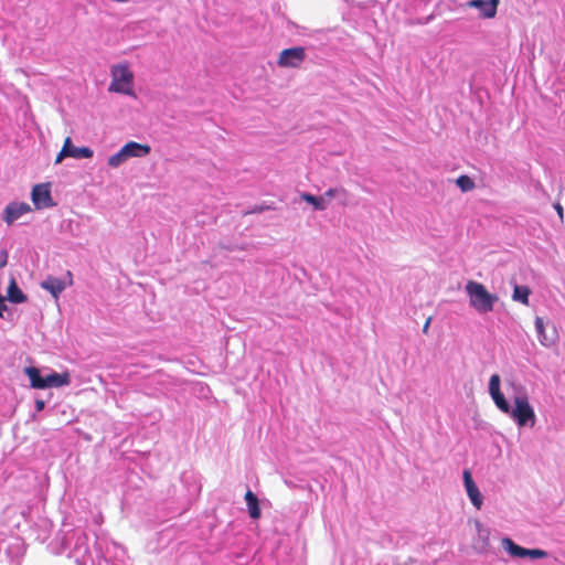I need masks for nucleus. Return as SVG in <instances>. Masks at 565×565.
Here are the masks:
<instances>
[{"mask_svg":"<svg viewBox=\"0 0 565 565\" xmlns=\"http://www.w3.org/2000/svg\"><path fill=\"white\" fill-rule=\"evenodd\" d=\"M340 193L343 194V195L348 194L347 190L343 189V188H341V189L331 188V189H329L328 191L324 192L323 198H324V200L326 199L331 200L332 198H334L335 195H338Z\"/></svg>","mask_w":565,"mask_h":565,"instance_id":"a878e982","label":"nucleus"},{"mask_svg":"<svg viewBox=\"0 0 565 565\" xmlns=\"http://www.w3.org/2000/svg\"><path fill=\"white\" fill-rule=\"evenodd\" d=\"M499 2H468L470 7H475L482 18H493L497 13Z\"/></svg>","mask_w":565,"mask_h":565,"instance_id":"4468645a","label":"nucleus"},{"mask_svg":"<svg viewBox=\"0 0 565 565\" xmlns=\"http://www.w3.org/2000/svg\"><path fill=\"white\" fill-rule=\"evenodd\" d=\"M31 211V207L28 203H17L12 202L8 204L3 211V221L11 225L13 222H15L18 218H20L22 215L29 213Z\"/></svg>","mask_w":565,"mask_h":565,"instance_id":"0eeeda50","label":"nucleus"},{"mask_svg":"<svg viewBox=\"0 0 565 565\" xmlns=\"http://www.w3.org/2000/svg\"><path fill=\"white\" fill-rule=\"evenodd\" d=\"M8 258H9L8 252L6 249L1 250L0 252V268H3L7 266Z\"/></svg>","mask_w":565,"mask_h":565,"instance_id":"bb28decb","label":"nucleus"},{"mask_svg":"<svg viewBox=\"0 0 565 565\" xmlns=\"http://www.w3.org/2000/svg\"><path fill=\"white\" fill-rule=\"evenodd\" d=\"M531 289L527 286L515 285L513 288L512 298L514 301H519L525 306H529V297Z\"/></svg>","mask_w":565,"mask_h":565,"instance_id":"f3484780","label":"nucleus"},{"mask_svg":"<svg viewBox=\"0 0 565 565\" xmlns=\"http://www.w3.org/2000/svg\"><path fill=\"white\" fill-rule=\"evenodd\" d=\"M456 184L460 188L462 192H469L475 189V182L469 175H460L456 180Z\"/></svg>","mask_w":565,"mask_h":565,"instance_id":"6ab92c4d","label":"nucleus"},{"mask_svg":"<svg viewBox=\"0 0 565 565\" xmlns=\"http://www.w3.org/2000/svg\"><path fill=\"white\" fill-rule=\"evenodd\" d=\"M25 374L30 379V385L32 388L43 390L46 388L44 377L41 376L40 370L35 366H28L24 369Z\"/></svg>","mask_w":565,"mask_h":565,"instance_id":"2eb2a0df","label":"nucleus"},{"mask_svg":"<svg viewBox=\"0 0 565 565\" xmlns=\"http://www.w3.org/2000/svg\"><path fill=\"white\" fill-rule=\"evenodd\" d=\"M71 146V137H66L64 140V145L56 156L55 163H60L64 158L68 157L67 147Z\"/></svg>","mask_w":565,"mask_h":565,"instance_id":"393cba45","label":"nucleus"},{"mask_svg":"<svg viewBox=\"0 0 565 565\" xmlns=\"http://www.w3.org/2000/svg\"><path fill=\"white\" fill-rule=\"evenodd\" d=\"M46 387H61L71 383V377L67 372L64 373H52L44 377Z\"/></svg>","mask_w":565,"mask_h":565,"instance_id":"ddd939ff","label":"nucleus"},{"mask_svg":"<svg viewBox=\"0 0 565 565\" xmlns=\"http://www.w3.org/2000/svg\"><path fill=\"white\" fill-rule=\"evenodd\" d=\"M41 287L50 291L54 298H57L58 295L66 288V285L62 279L49 276L41 282Z\"/></svg>","mask_w":565,"mask_h":565,"instance_id":"9d476101","label":"nucleus"},{"mask_svg":"<svg viewBox=\"0 0 565 565\" xmlns=\"http://www.w3.org/2000/svg\"><path fill=\"white\" fill-rule=\"evenodd\" d=\"M492 399L495 404V406L503 413L509 414L511 412V406L505 399L504 395L502 393L492 396Z\"/></svg>","mask_w":565,"mask_h":565,"instance_id":"aec40b11","label":"nucleus"},{"mask_svg":"<svg viewBox=\"0 0 565 565\" xmlns=\"http://www.w3.org/2000/svg\"><path fill=\"white\" fill-rule=\"evenodd\" d=\"M67 154L76 159H88L93 157V150L88 147H75L71 142V146L67 147Z\"/></svg>","mask_w":565,"mask_h":565,"instance_id":"dca6fc26","label":"nucleus"},{"mask_svg":"<svg viewBox=\"0 0 565 565\" xmlns=\"http://www.w3.org/2000/svg\"><path fill=\"white\" fill-rule=\"evenodd\" d=\"M502 546L504 550L514 557H531L534 559L545 558L547 553L540 548H525L515 544L511 539H503Z\"/></svg>","mask_w":565,"mask_h":565,"instance_id":"39448f33","label":"nucleus"},{"mask_svg":"<svg viewBox=\"0 0 565 565\" xmlns=\"http://www.w3.org/2000/svg\"><path fill=\"white\" fill-rule=\"evenodd\" d=\"M556 212L561 217H563V207L559 203L555 204Z\"/></svg>","mask_w":565,"mask_h":565,"instance_id":"473e14b6","label":"nucleus"},{"mask_svg":"<svg viewBox=\"0 0 565 565\" xmlns=\"http://www.w3.org/2000/svg\"><path fill=\"white\" fill-rule=\"evenodd\" d=\"M509 415L515 420L518 426L524 427L530 426L533 427L536 422L535 413L533 407L530 405L529 398L526 395L516 396L514 398V407L511 408Z\"/></svg>","mask_w":565,"mask_h":565,"instance_id":"7ed1b4c3","label":"nucleus"},{"mask_svg":"<svg viewBox=\"0 0 565 565\" xmlns=\"http://www.w3.org/2000/svg\"><path fill=\"white\" fill-rule=\"evenodd\" d=\"M127 159L137 157L142 158L150 153L151 148L147 143H139L136 141H129L122 147Z\"/></svg>","mask_w":565,"mask_h":565,"instance_id":"1a4fd4ad","label":"nucleus"},{"mask_svg":"<svg viewBox=\"0 0 565 565\" xmlns=\"http://www.w3.org/2000/svg\"><path fill=\"white\" fill-rule=\"evenodd\" d=\"M111 83L109 85L110 92H116L125 95H134L132 83L134 74L125 64L115 65L111 67Z\"/></svg>","mask_w":565,"mask_h":565,"instance_id":"f03ea898","label":"nucleus"},{"mask_svg":"<svg viewBox=\"0 0 565 565\" xmlns=\"http://www.w3.org/2000/svg\"><path fill=\"white\" fill-rule=\"evenodd\" d=\"M462 477H463L465 488H466L467 494H468L471 503L478 510H480V508L482 505V495L472 479L470 470L469 469L463 470Z\"/></svg>","mask_w":565,"mask_h":565,"instance_id":"6e6552de","label":"nucleus"},{"mask_svg":"<svg viewBox=\"0 0 565 565\" xmlns=\"http://www.w3.org/2000/svg\"><path fill=\"white\" fill-rule=\"evenodd\" d=\"M244 498L246 501L249 516L254 520L259 519L262 512L257 495L252 490H247Z\"/></svg>","mask_w":565,"mask_h":565,"instance_id":"f8f14e48","label":"nucleus"},{"mask_svg":"<svg viewBox=\"0 0 565 565\" xmlns=\"http://www.w3.org/2000/svg\"><path fill=\"white\" fill-rule=\"evenodd\" d=\"M535 328L539 333L541 343L545 345L546 344L545 343V327H544L543 318H541V317L535 318Z\"/></svg>","mask_w":565,"mask_h":565,"instance_id":"5701e85b","label":"nucleus"},{"mask_svg":"<svg viewBox=\"0 0 565 565\" xmlns=\"http://www.w3.org/2000/svg\"><path fill=\"white\" fill-rule=\"evenodd\" d=\"M466 292L469 297L470 306L479 313H488L493 310L498 296L490 294L481 282L469 280L466 285Z\"/></svg>","mask_w":565,"mask_h":565,"instance_id":"f257e3e1","label":"nucleus"},{"mask_svg":"<svg viewBox=\"0 0 565 565\" xmlns=\"http://www.w3.org/2000/svg\"><path fill=\"white\" fill-rule=\"evenodd\" d=\"M268 209H269V206H266V205L257 206V207H255V209L252 211V213H260V212H264V211H266V210H268Z\"/></svg>","mask_w":565,"mask_h":565,"instance_id":"7c9ffc66","label":"nucleus"},{"mask_svg":"<svg viewBox=\"0 0 565 565\" xmlns=\"http://www.w3.org/2000/svg\"><path fill=\"white\" fill-rule=\"evenodd\" d=\"M306 50L302 46H295L282 50L277 58V65L286 68H298L306 60Z\"/></svg>","mask_w":565,"mask_h":565,"instance_id":"20e7f679","label":"nucleus"},{"mask_svg":"<svg viewBox=\"0 0 565 565\" xmlns=\"http://www.w3.org/2000/svg\"><path fill=\"white\" fill-rule=\"evenodd\" d=\"M430 322H431V317L427 318V320L424 323V327H423V333L424 334H428Z\"/></svg>","mask_w":565,"mask_h":565,"instance_id":"c756f323","label":"nucleus"},{"mask_svg":"<svg viewBox=\"0 0 565 565\" xmlns=\"http://www.w3.org/2000/svg\"><path fill=\"white\" fill-rule=\"evenodd\" d=\"M489 393H490L491 397L501 393L499 374L491 375L490 381H489Z\"/></svg>","mask_w":565,"mask_h":565,"instance_id":"4be33fe9","label":"nucleus"},{"mask_svg":"<svg viewBox=\"0 0 565 565\" xmlns=\"http://www.w3.org/2000/svg\"><path fill=\"white\" fill-rule=\"evenodd\" d=\"M8 309L4 298L0 295V318H3L4 311Z\"/></svg>","mask_w":565,"mask_h":565,"instance_id":"cd10ccee","label":"nucleus"},{"mask_svg":"<svg viewBox=\"0 0 565 565\" xmlns=\"http://www.w3.org/2000/svg\"><path fill=\"white\" fill-rule=\"evenodd\" d=\"M32 202L38 210L52 207L54 205L50 185L47 183L36 184L31 193Z\"/></svg>","mask_w":565,"mask_h":565,"instance_id":"423d86ee","label":"nucleus"},{"mask_svg":"<svg viewBox=\"0 0 565 565\" xmlns=\"http://www.w3.org/2000/svg\"><path fill=\"white\" fill-rule=\"evenodd\" d=\"M126 160H128V159L126 157L124 149L121 148L118 152H116L115 154H113L108 158V164L111 168H117L121 163H124Z\"/></svg>","mask_w":565,"mask_h":565,"instance_id":"412c9836","label":"nucleus"},{"mask_svg":"<svg viewBox=\"0 0 565 565\" xmlns=\"http://www.w3.org/2000/svg\"><path fill=\"white\" fill-rule=\"evenodd\" d=\"M71 146V137H66L64 140V145L56 156L55 163H60L64 158L68 157L67 147Z\"/></svg>","mask_w":565,"mask_h":565,"instance_id":"b1692460","label":"nucleus"},{"mask_svg":"<svg viewBox=\"0 0 565 565\" xmlns=\"http://www.w3.org/2000/svg\"><path fill=\"white\" fill-rule=\"evenodd\" d=\"M300 198L305 202L311 204L315 210L323 211L327 207V203H326L323 196H319L318 198V196H316L313 194H310V193H301Z\"/></svg>","mask_w":565,"mask_h":565,"instance_id":"a211bd4d","label":"nucleus"},{"mask_svg":"<svg viewBox=\"0 0 565 565\" xmlns=\"http://www.w3.org/2000/svg\"><path fill=\"white\" fill-rule=\"evenodd\" d=\"M431 17L433 15L429 14V15H427L425 18H419V19L416 20V22L419 23V24L427 23L431 19Z\"/></svg>","mask_w":565,"mask_h":565,"instance_id":"2f4dec72","label":"nucleus"},{"mask_svg":"<svg viewBox=\"0 0 565 565\" xmlns=\"http://www.w3.org/2000/svg\"><path fill=\"white\" fill-rule=\"evenodd\" d=\"M7 298L12 303H23L28 299L13 277L9 281Z\"/></svg>","mask_w":565,"mask_h":565,"instance_id":"9b49d317","label":"nucleus"},{"mask_svg":"<svg viewBox=\"0 0 565 565\" xmlns=\"http://www.w3.org/2000/svg\"><path fill=\"white\" fill-rule=\"evenodd\" d=\"M44 407H45V402L43 399H36L35 401V409L38 412L43 411Z\"/></svg>","mask_w":565,"mask_h":565,"instance_id":"c85d7f7f","label":"nucleus"}]
</instances>
